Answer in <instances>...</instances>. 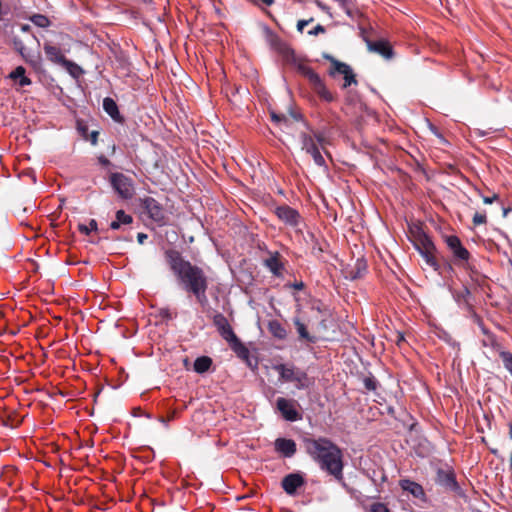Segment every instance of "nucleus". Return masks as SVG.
Masks as SVG:
<instances>
[{"label": "nucleus", "mask_w": 512, "mask_h": 512, "mask_svg": "<svg viewBox=\"0 0 512 512\" xmlns=\"http://www.w3.org/2000/svg\"><path fill=\"white\" fill-rule=\"evenodd\" d=\"M98 162L100 165H102L104 167H107L111 164L110 160L108 158H106L104 155H100L98 157Z\"/></svg>", "instance_id": "46"}, {"label": "nucleus", "mask_w": 512, "mask_h": 512, "mask_svg": "<svg viewBox=\"0 0 512 512\" xmlns=\"http://www.w3.org/2000/svg\"><path fill=\"white\" fill-rule=\"evenodd\" d=\"M347 273V277L351 280L362 278L367 273L366 260L364 258H358Z\"/></svg>", "instance_id": "25"}, {"label": "nucleus", "mask_w": 512, "mask_h": 512, "mask_svg": "<svg viewBox=\"0 0 512 512\" xmlns=\"http://www.w3.org/2000/svg\"><path fill=\"white\" fill-rule=\"evenodd\" d=\"M299 140H300V144H301V150L304 151L306 154L308 152H312L315 148L320 146L315 141V138L312 137V134L308 133L306 131H301L299 133Z\"/></svg>", "instance_id": "27"}, {"label": "nucleus", "mask_w": 512, "mask_h": 512, "mask_svg": "<svg viewBox=\"0 0 512 512\" xmlns=\"http://www.w3.org/2000/svg\"><path fill=\"white\" fill-rule=\"evenodd\" d=\"M268 39L271 47L276 50L278 53H280L284 59L287 58L289 55H292V52L294 51L285 41H283L278 35L275 33L269 31L268 33Z\"/></svg>", "instance_id": "18"}, {"label": "nucleus", "mask_w": 512, "mask_h": 512, "mask_svg": "<svg viewBox=\"0 0 512 512\" xmlns=\"http://www.w3.org/2000/svg\"><path fill=\"white\" fill-rule=\"evenodd\" d=\"M143 207L148 213L149 217L157 223H164L165 214L161 204L152 197H147L143 201Z\"/></svg>", "instance_id": "13"}, {"label": "nucleus", "mask_w": 512, "mask_h": 512, "mask_svg": "<svg viewBox=\"0 0 512 512\" xmlns=\"http://www.w3.org/2000/svg\"><path fill=\"white\" fill-rule=\"evenodd\" d=\"M352 84H357V80H356V77H355V74L353 73V71L351 73L345 75L342 88H347L348 86H350Z\"/></svg>", "instance_id": "40"}, {"label": "nucleus", "mask_w": 512, "mask_h": 512, "mask_svg": "<svg viewBox=\"0 0 512 512\" xmlns=\"http://www.w3.org/2000/svg\"><path fill=\"white\" fill-rule=\"evenodd\" d=\"M447 268H448L449 271H453V268H452V266L450 264L447 265Z\"/></svg>", "instance_id": "59"}, {"label": "nucleus", "mask_w": 512, "mask_h": 512, "mask_svg": "<svg viewBox=\"0 0 512 512\" xmlns=\"http://www.w3.org/2000/svg\"><path fill=\"white\" fill-rule=\"evenodd\" d=\"M274 370L278 372L281 382L294 383L298 390L307 389L312 383L307 372L296 367L293 363L276 364Z\"/></svg>", "instance_id": "3"}, {"label": "nucleus", "mask_w": 512, "mask_h": 512, "mask_svg": "<svg viewBox=\"0 0 512 512\" xmlns=\"http://www.w3.org/2000/svg\"><path fill=\"white\" fill-rule=\"evenodd\" d=\"M297 401L279 397L276 400V410L281 414L284 420L288 422H296L302 419V414L297 410Z\"/></svg>", "instance_id": "7"}, {"label": "nucleus", "mask_w": 512, "mask_h": 512, "mask_svg": "<svg viewBox=\"0 0 512 512\" xmlns=\"http://www.w3.org/2000/svg\"><path fill=\"white\" fill-rule=\"evenodd\" d=\"M78 230L84 235H89L92 231L97 230V221L95 219H91L89 225L79 224Z\"/></svg>", "instance_id": "36"}, {"label": "nucleus", "mask_w": 512, "mask_h": 512, "mask_svg": "<svg viewBox=\"0 0 512 512\" xmlns=\"http://www.w3.org/2000/svg\"><path fill=\"white\" fill-rule=\"evenodd\" d=\"M324 32H325V27L320 25V24H318L312 30H309L308 34L311 35V36H317L318 34L324 33Z\"/></svg>", "instance_id": "41"}, {"label": "nucleus", "mask_w": 512, "mask_h": 512, "mask_svg": "<svg viewBox=\"0 0 512 512\" xmlns=\"http://www.w3.org/2000/svg\"><path fill=\"white\" fill-rule=\"evenodd\" d=\"M21 31L24 33H28L31 31V27L28 24H22L20 27Z\"/></svg>", "instance_id": "52"}, {"label": "nucleus", "mask_w": 512, "mask_h": 512, "mask_svg": "<svg viewBox=\"0 0 512 512\" xmlns=\"http://www.w3.org/2000/svg\"><path fill=\"white\" fill-rule=\"evenodd\" d=\"M12 44H13L14 49L21 55V57L23 58V60L26 63L31 65L34 69H38L40 67V65H41L40 54H33V53L29 52L26 49L23 41L18 37H14L12 39Z\"/></svg>", "instance_id": "10"}, {"label": "nucleus", "mask_w": 512, "mask_h": 512, "mask_svg": "<svg viewBox=\"0 0 512 512\" xmlns=\"http://www.w3.org/2000/svg\"><path fill=\"white\" fill-rule=\"evenodd\" d=\"M115 219L123 225H130L133 222V217L127 214L124 210H118L115 215Z\"/></svg>", "instance_id": "35"}, {"label": "nucleus", "mask_w": 512, "mask_h": 512, "mask_svg": "<svg viewBox=\"0 0 512 512\" xmlns=\"http://www.w3.org/2000/svg\"><path fill=\"white\" fill-rule=\"evenodd\" d=\"M364 387L369 391H375L378 387V381L372 375L363 379Z\"/></svg>", "instance_id": "37"}, {"label": "nucleus", "mask_w": 512, "mask_h": 512, "mask_svg": "<svg viewBox=\"0 0 512 512\" xmlns=\"http://www.w3.org/2000/svg\"><path fill=\"white\" fill-rule=\"evenodd\" d=\"M372 512H390L388 508L383 504H375L372 506Z\"/></svg>", "instance_id": "43"}, {"label": "nucleus", "mask_w": 512, "mask_h": 512, "mask_svg": "<svg viewBox=\"0 0 512 512\" xmlns=\"http://www.w3.org/2000/svg\"><path fill=\"white\" fill-rule=\"evenodd\" d=\"M289 286L295 290H302L305 287L302 281H295L294 283L289 284Z\"/></svg>", "instance_id": "47"}, {"label": "nucleus", "mask_w": 512, "mask_h": 512, "mask_svg": "<svg viewBox=\"0 0 512 512\" xmlns=\"http://www.w3.org/2000/svg\"><path fill=\"white\" fill-rule=\"evenodd\" d=\"M453 299L458 305L467 304V298L470 295V290L467 287H463L461 290H453L450 288Z\"/></svg>", "instance_id": "32"}, {"label": "nucleus", "mask_w": 512, "mask_h": 512, "mask_svg": "<svg viewBox=\"0 0 512 512\" xmlns=\"http://www.w3.org/2000/svg\"><path fill=\"white\" fill-rule=\"evenodd\" d=\"M480 328H481V331L484 333V334H488V330L482 325L480 324Z\"/></svg>", "instance_id": "56"}, {"label": "nucleus", "mask_w": 512, "mask_h": 512, "mask_svg": "<svg viewBox=\"0 0 512 512\" xmlns=\"http://www.w3.org/2000/svg\"><path fill=\"white\" fill-rule=\"evenodd\" d=\"M414 246L424 259L425 263L434 271H439L440 265L435 258L436 247L431 238L426 234H422L414 243Z\"/></svg>", "instance_id": "5"}, {"label": "nucleus", "mask_w": 512, "mask_h": 512, "mask_svg": "<svg viewBox=\"0 0 512 512\" xmlns=\"http://www.w3.org/2000/svg\"><path fill=\"white\" fill-rule=\"evenodd\" d=\"M271 119L273 122L280 123L282 120L286 121V117L284 115H278L274 112L271 113Z\"/></svg>", "instance_id": "45"}, {"label": "nucleus", "mask_w": 512, "mask_h": 512, "mask_svg": "<svg viewBox=\"0 0 512 512\" xmlns=\"http://www.w3.org/2000/svg\"><path fill=\"white\" fill-rule=\"evenodd\" d=\"M499 198H498V195L497 194H493L492 196H483V202L485 204H492L493 202L497 201Z\"/></svg>", "instance_id": "44"}, {"label": "nucleus", "mask_w": 512, "mask_h": 512, "mask_svg": "<svg viewBox=\"0 0 512 512\" xmlns=\"http://www.w3.org/2000/svg\"><path fill=\"white\" fill-rule=\"evenodd\" d=\"M174 418V413H172L168 418H166L168 421H171Z\"/></svg>", "instance_id": "58"}, {"label": "nucleus", "mask_w": 512, "mask_h": 512, "mask_svg": "<svg viewBox=\"0 0 512 512\" xmlns=\"http://www.w3.org/2000/svg\"><path fill=\"white\" fill-rule=\"evenodd\" d=\"M265 267L274 275L281 276L284 269L283 263L280 261L279 252H274L271 256L264 260Z\"/></svg>", "instance_id": "21"}, {"label": "nucleus", "mask_w": 512, "mask_h": 512, "mask_svg": "<svg viewBox=\"0 0 512 512\" xmlns=\"http://www.w3.org/2000/svg\"><path fill=\"white\" fill-rule=\"evenodd\" d=\"M399 486L403 491L411 494L414 498H417L423 502L427 501V496L424 491V488L419 483L412 481L410 479H401L399 481Z\"/></svg>", "instance_id": "16"}, {"label": "nucleus", "mask_w": 512, "mask_h": 512, "mask_svg": "<svg viewBox=\"0 0 512 512\" xmlns=\"http://www.w3.org/2000/svg\"><path fill=\"white\" fill-rule=\"evenodd\" d=\"M5 14H7V11L3 9L2 1L0 0V22L3 20Z\"/></svg>", "instance_id": "53"}, {"label": "nucleus", "mask_w": 512, "mask_h": 512, "mask_svg": "<svg viewBox=\"0 0 512 512\" xmlns=\"http://www.w3.org/2000/svg\"><path fill=\"white\" fill-rule=\"evenodd\" d=\"M275 451L285 458H291L297 451L294 440L287 438H277L274 442Z\"/></svg>", "instance_id": "17"}, {"label": "nucleus", "mask_w": 512, "mask_h": 512, "mask_svg": "<svg viewBox=\"0 0 512 512\" xmlns=\"http://www.w3.org/2000/svg\"><path fill=\"white\" fill-rule=\"evenodd\" d=\"M316 4L322 11L329 13L330 8L326 4L322 3L319 0L316 1Z\"/></svg>", "instance_id": "49"}, {"label": "nucleus", "mask_w": 512, "mask_h": 512, "mask_svg": "<svg viewBox=\"0 0 512 512\" xmlns=\"http://www.w3.org/2000/svg\"><path fill=\"white\" fill-rule=\"evenodd\" d=\"M435 482L446 491L454 493L459 497H465V493L456 480L455 472L452 468H438L436 471Z\"/></svg>", "instance_id": "4"}, {"label": "nucleus", "mask_w": 512, "mask_h": 512, "mask_svg": "<svg viewBox=\"0 0 512 512\" xmlns=\"http://www.w3.org/2000/svg\"><path fill=\"white\" fill-rule=\"evenodd\" d=\"M110 229L112 230H119L121 228V224L116 220L114 219L110 225H109Z\"/></svg>", "instance_id": "50"}, {"label": "nucleus", "mask_w": 512, "mask_h": 512, "mask_svg": "<svg viewBox=\"0 0 512 512\" xmlns=\"http://www.w3.org/2000/svg\"><path fill=\"white\" fill-rule=\"evenodd\" d=\"M445 242L453 254L454 263L456 265L461 266L468 262L470 259V252L462 245L458 236H447Z\"/></svg>", "instance_id": "8"}, {"label": "nucleus", "mask_w": 512, "mask_h": 512, "mask_svg": "<svg viewBox=\"0 0 512 512\" xmlns=\"http://www.w3.org/2000/svg\"><path fill=\"white\" fill-rule=\"evenodd\" d=\"M369 51L380 54L386 59H390L393 55L392 48L384 40L370 41L366 40Z\"/></svg>", "instance_id": "19"}, {"label": "nucleus", "mask_w": 512, "mask_h": 512, "mask_svg": "<svg viewBox=\"0 0 512 512\" xmlns=\"http://www.w3.org/2000/svg\"><path fill=\"white\" fill-rule=\"evenodd\" d=\"M212 366V359L208 356H200L194 361V371L203 374L207 372Z\"/></svg>", "instance_id": "31"}, {"label": "nucleus", "mask_w": 512, "mask_h": 512, "mask_svg": "<svg viewBox=\"0 0 512 512\" xmlns=\"http://www.w3.org/2000/svg\"><path fill=\"white\" fill-rule=\"evenodd\" d=\"M310 84H311L314 92L322 100H324L326 102H333L334 101L333 94L327 89L326 85L324 84V82L322 81L320 76L315 78Z\"/></svg>", "instance_id": "22"}, {"label": "nucleus", "mask_w": 512, "mask_h": 512, "mask_svg": "<svg viewBox=\"0 0 512 512\" xmlns=\"http://www.w3.org/2000/svg\"><path fill=\"white\" fill-rule=\"evenodd\" d=\"M473 224L475 226H479V225H482V224H485L487 222V217H486V213L483 212H476L474 215H473Z\"/></svg>", "instance_id": "39"}, {"label": "nucleus", "mask_w": 512, "mask_h": 512, "mask_svg": "<svg viewBox=\"0 0 512 512\" xmlns=\"http://www.w3.org/2000/svg\"><path fill=\"white\" fill-rule=\"evenodd\" d=\"M293 323L301 340H305L309 343H316L317 338L308 332L307 326L300 320V318L294 317Z\"/></svg>", "instance_id": "28"}, {"label": "nucleus", "mask_w": 512, "mask_h": 512, "mask_svg": "<svg viewBox=\"0 0 512 512\" xmlns=\"http://www.w3.org/2000/svg\"><path fill=\"white\" fill-rule=\"evenodd\" d=\"M304 484L305 479L300 473H290L281 481V486L288 495H295L297 490Z\"/></svg>", "instance_id": "15"}, {"label": "nucleus", "mask_w": 512, "mask_h": 512, "mask_svg": "<svg viewBox=\"0 0 512 512\" xmlns=\"http://www.w3.org/2000/svg\"><path fill=\"white\" fill-rule=\"evenodd\" d=\"M28 19L39 28H48L51 25L50 19L44 14H33Z\"/></svg>", "instance_id": "34"}, {"label": "nucleus", "mask_w": 512, "mask_h": 512, "mask_svg": "<svg viewBox=\"0 0 512 512\" xmlns=\"http://www.w3.org/2000/svg\"><path fill=\"white\" fill-rule=\"evenodd\" d=\"M293 117H294L296 120L302 119V116H301L300 114H293Z\"/></svg>", "instance_id": "57"}, {"label": "nucleus", "mask_w": 512, "mask_h": 512, "mask_svg": "<svg viewBox=\"0 0 512 512\" xmlns=\"http://www.w3.org/2000/svg\"><path fill=\"white\" fill-rule=\"evenodd\" d=\"M285 60L289 64L293 65L301 75L308 79L310 83L319 76L311 67L307 66L304 61L295 54V51L292 52V55H289L287 58H285Z\"/></svg>", "instance_id": "14"}, {"label": "nucleus", "mask_w": 512, "mask_h": 512, "mask_svg": "<svg viewBox=\"0 0 512 512\" xmlns=\"http://www.w3.org/2000/svg\"><path fill=\"white\" fill-rule=\"evenodd\" d=\"M213 324L225 341L229 342L236 337L228 319L222 313L216 312L214 314Z\"/></svg>", "instance_id": "12"}, {"label": "nucleus", "mask_w": 512, "mask_h": 512, "mask_svg": "<svg viewBox=\"0 0 512 512\" xmlns=\"http://www.w3.org/2000/svg\"><path fill=\"white\" fill-rule=\"evenodd\" d=\"M501 208H502V211H503V216H504V217H506V216H507V214H508V212L510 211V209L505 208V207H503V206H501Z\"/></svg>", "instance_id": "55"}, {"label": "nucleus", "mask_w": 512, "mask_h": 512, "mask_svg": "<svg viewBox=\"0 0 512 512\" xmlns=\"http://www.w3.org/2000/svg\"><path fill=\"white\" fill-rule=\"evenodd\" d=\"M313 21V18H310L308 20H299L297 22V30L299 32H303L304 27H306L309 23Z\"/></svg>", "instance_id": "42"}, {"label": "nucleus", "mask_w": 512, "mask_h": 512, "mask_svg": "<svg viewBox=\"0 0 512 512\" xmlns=\"http://www.w3.org/2000/svg\"><path fill=\"white\" fill-rule=\"evenodd\" d=\"M304 126L306 128V132L311 133L312 137L315 138V141L320 145L323 150V153L327 156H330V153L326 150V145L330 144V139L326 135L325 130L315 131L307 122H304Z\"/></svg>", "instance_id": "23"}, {"label": "nucleus", "mask_w": 512, "mask_h": 512, "mask_svg": "<svg viewBox=\"0 0 512 512\" xmlns=\"http://www.w3.org/2000/svg\"><path fill=\"white\" fill-rule=\"evenodd\" d=\"M324 58L328 59L331 62L332 66L329 70V74L332 77H335L336 74H341L345 77V75H347L353 71L352 68L348 64L336 60L331 55L324 54Z\"/></svg>", "instance_id": "20"}, {"label": "nucleus", "mask_w": 512, "mask_h": 512, "mask_svg": "<svg viewBox=\"0 0 512 512\" xmlns=\"http://www.w3.org/2000/svg\"><path fill=\"white\" fill-rule=\"evenodd\" d=\"M307 154L312 157L315 165L324 169H328L327 163L323 156V150L320 146L315 148L312 152H308Z\"/></svg>", "instance_id": "33"}, {"label": "nucleus", "mask_w": 512, "mask_h": 512, "mask_svg": "<svg viewBox=\"0 0 512 512\" xmlns=\"http://www.w3.org/2000/svg\"><path fill=\"white\" fill-rule=\"evenodd\" d=\"M302 443L305 452L318 464L320 469L333 476L343 487H346L343 476L342 450L326 437L305 436L302 438Z\"/></svg>", "instance_id": "2"}, {"label": "nucleus", "mask_w": 512, "mask_h": 512, "mask_svg": "<svg viewBox=\"0 0 512 512\" xmlns=\"http://www.w3.org/2000/svg\"><path fill=\"white\" fill-rule=\"evenodd\" d=\"M7 77L11 80L18 81V85L20 87L29 86L32 84L31 79L26 76V69L23 66H17L13 71L9 73Z\"/></svg>", "instance_id": "26"}, {"label": "nucleus", "mask_w": 512, "mask_h": 512, "mask_svg": "<svg viewBox=\"0 0 512 512\" xmlns=\"http://www.w3.org/2000/svg\"><path fill=\"white\" fill-rule=\"evenodd\" d=\"M148 236L145 233H138L137 240L140 244H143Z\"/></svg>", "instance_id": "51"}, {"label": "nucleus", "mask_w": 512, "mask_h": 512, "mask_svg": "<svg viewBox=\"0 0 512 512\" xmlns=\"http://www.w3.org/2000/svg\"><path fill=\"white\" fill-rule=\"evenodd\" d=\"M98 135H99L98 131H92L91 132V134H90V141H91L92 145H96L97 144Z\"/></svg>", "instance_id": "48"}, {"label": "nucleus", "mask_w": 512, "mask_h": 512, "mask_svg": "<svg viewBox=\"0 0 512 512\" xmlns=\"http://www.w3.org/2000/svg\"><path fill=\"white\" fill-rule=\"evenodd\" d=\"M110 183L115 192L122 199L129 200L135 194V188L132 178L120 172H114L110 175Z\"/></svg>", "instance_id": "6"}, {"label": "nucleus", "mask_w": 512, "mask_h": 512, "mask_svg": "<svg viewBox=\"0 0 512 512\" xmlns=\"http://www.w3.org/2000/svg\"><path fill=\"white\" fill-rule=\"evenodd\" d=\"M269 332L277 339L283 340L287 336V331L278 320H271L268 323Z\"/></svg>", "instance_id": "30"}, {"label": "nucleus", "mask_w": 512, "mask_h": 512, "mask_svg": "<svg viewBox=\"0 0 512 512\" xmlns=\"http://www.w3.org/2000/svg\"><path fill=\"white\" fill-rule=\"evenodd\" d=\"M103 109L113 120L121 119L118 106L112 98L106 97L103 99Z\"/></svg>", "instance_id": "29"}, {"label": "nucleus", "mask_w": 512, "mask_h": 512, "mask_svg": "<svg viewBox=\"0 0 512 512\" xmlns=\"http://www.w3.org/2000/svg\"><path fill=\"white\" fill-rule=\"evenodd\" d=\"M335 1L339 3V5L345 10L346 14L349 17H353L352 8H353L354 0H335Z\"/></svg>", "instance_id": "38"}, {"label": "nucleus", "mask_w": 512, "mask_h": 512, "mask_svg": "<svg viewBox=\"0 0 512 512\" xmlns=\"http://www.w3.org/2000/svg\"><path fill=\"white\" fill-rule=\"evenodd\" d=\"M44 52L46 54V57L49 61L65 66V67H73L75 69L80 70V67L76 64L72 63L71 61L67 60L62 53L61 49L57 46L51 45L49 43L44 44Z\"/></svg>", "instance_id": "11"}, {"label": "nucleus", "mask_w": 512, "mask_h": 512, "mask_svg": "<svg viewBox=\"0 0 512 512\" xmlns=\"http://www.w3.org/2000/svg\"><path fill=\"white\" fill-rule=\"evenodd\" d=\"M231 349L234 351V353L241 358L242 360H245L249 366H251L250 362V351L249 349L240 341V339L236 336L234 339L228 342Z\"/></svg>", "instance_id": "24"}, {"label": "nucleus", "mask_w": 512, "mask_h": 512, "mask_svg": "<svg viewBox=\"0 0 512 512\" xmlns=\"http://www.w3.org/2000/svg\"><path fill=\"white\" fill-rule=\"evenodd\" d=\"M165 258L178 286L187 294L193 295L202 307L207 306L208 278L204 270L186 260L175 249L166 250Z\"/></svg>", "instance_id": "1"}, {"label": "nucleus", "mask_w": 512, "mask_h": 512, "mask_svg": "<svg viewBox=\"0 0 512 512\" xmlns=\"http://www.w3.org/2000/svg\"><path fill=\"white\" fill-rule=\"evenodd\" d=\"M275 214L282 222L291 227H297L301 222L299 212L288 205L277 206Z\"/></svg>", "instance_id": "9"}, {"label": "nucleus", "mask_w": 512, "mask_h": 512, "mask_svg": "<svg viewBox=\"0 0 512 512\" xmlns=\"http://www.w3.org/2000/svg\"><path fill=\"white\" fill-rule=\"evenodd\" d=\"M158 420H159V422H161V423H162L166 428L168 427V423H169V421H168L166 418H164V417H160Z\"/></svg>", "instance_id": "54"}]
</instances>
